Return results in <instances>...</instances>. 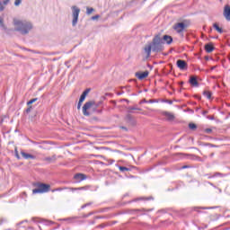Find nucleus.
<instances>
[{"label": "nucleus", "mask_w": 230, "mask_h": 230, "mask_svg": "<svg viewBox=\"0 0 230 230\" xmlns=\"http://www.w3.org/2000/svg\"><path fill=\"white\" fill-rule=\"evenodd\" d=\"M14 31H19L22 35H28L33 29L31 22L26 20H19L14 18L13 21Z\"/></svg>", "instance_id": "f257e3e1"}, {"label": "nucleus", "mask_w": 230, "mask_h": 230, "mask_svg": "<svg viewBox=\"0 0 230 230\" xmlns=\"http://www.w3.org/2000/svg\"><path fill=\"white\" fill-rule=\"evenodd\" d=\"M149 44L151 45L153 53H162V51H164V45L161 34L155 35L152 42Z\"/></svg>", "instance_id": "f03ea898"}, {"label": "nucleus", "mask_w": 230, "mask_h": 230, "mask_svg": "<svg viewBox=\"0 0 230 230\" xmlns=\"http://www.w3.org/2000/svg\"><path fill=\"white\" fill-rule=\"evenodd\" d=\"M35 186H37V189L32 190L33 195L37 193H48V191H49V189L51 188L49 184L46 183H36Z\"/></svg>", "instance_id": "7ed1b4c3"}, {"label": "nucleus", "mask_w": 230, "mask_h": 230, "mask_svg": "<svg viewBox=\"0 0 230 230\" xmlns=\"http://www.w3.org/2000/svg\"><path fill=\"white\" fill-rule=\"evenodd\" d=\"M71 10H72V17H73V20H72V26H76V24H78V17L80 15V8H78V6L76 5H73L71 7Z\"/></svg>", "instance_id": "20e7f679"}, {"label": "nucleus", "mask_w": 230, "mask_h": 230, "mask_svg": "<svg viewBox=\"0 0 230 230\" xmlns=\"http://www.w3.org/2000/svg\"><path fill=\"white\" fill-rule=\"evenodd\" d=\"M186 28H188V23H186V22L175 23L173 26V30L176 31L177 33H182Z\"/></svg>", "instance_id": "39448f33"}, {"label": "nucleus", "mask_w": 230, "mask_h": 230, "mask_svg": "<svg viewBox=\"0 0 230 230\" xmlns=\"http://www.w3.org/2000/svg\"><path fill=\"white\" fill-rule=\"evenodd\" d=\"M95 105V102L93 101H89L85 102L83 106V114L84 116H91V113L88 111L91 107H93Z\"/></svg>", "instance_id": "423d86ee"}, {"label": "nucleus", "mask_w": 230, "mask_h": 230, "mask_svg": "<svg viewBox=\"0 0 230 230\" xmlns=\"http://www.w3.org/2000/svg\"><path fill=\"white\" fill-rule=\"evenodd\" d=\"M177 67L181 69V71H186L188 69V63L185 60L178 59L176 61Z\"/></svg>", "instance_id": "0eeeda50"}, {"label": "nucleus", "mask_w": 230, "mask_h": 230, "mask_svg": "<svg viewBox=\"0 0 230 230\" xmlns=\"http://www.w3.org/2000/svg\"><path fill=\"white\" fill-rule=\"evenodd\" d=\"M124 119L129 127H136L137 122H136V119H134V117H132V115H130V114L126 115Z\"/></svg>", "instance_id": "6e6552de"}, {"label": "nucleus", "mask_w": 230, "mask_h": 230, "mask_svg": "<svg viewBox=\"0 0 230 230\" xmlns=\"http://www.w3.org/2000/svg\"><path fill=\"white\" fill-rule=\"evenodd\" d=\"M74 179L76 182H82V181H85V179H87V176L84 173L78 172L75 174Z\"/></svg>", "instance_id": "1a4fd4ad"}, {"label": "nucleus", "mask_w": 230, "mask_h": 230, "mask_svg": "<svg viewBox=\"0 0 230 230\" xmlns=\"http://www.w3.org/2000/svg\"><path fill=\"white\" fill-rule=\"evenodd\" d=\"M189 84H190L191 87H199V81L197 80V76L191 75L189 79Z\"/></svg>", "instance_id": "9d476101"}, {"label": "nucleus", "mask_w": 230, "mask_h": 230, "mask_svg": "<svg viewBox=\"0 0 230 230\" xmlns=\"http://www.w3.org/2000/svg\"><path fill=\"white\" fill-rule=\"evenodd\" d=\"M135 76H137V78H138V80H145V78H146V76H148V71L137 72L135 74Z\"/></svg>", "instance_id": "9b49d317"}, {"label": "nucleus", "mask_w": 230, "mask_h": 230, "mask_svg": "<svg viewBox=\"0 0 230 230\" xmlns=\"http://www.w3.org/2000/svg\"><path fill=\"white\" fill-rule=\"evenodd\" d=\"M162 40L164 42V43L170 45L172 44V42H173V38H172V36L170 35H164Z\"/></svg>", "instance_id": "f8f14e48"}, {"label": "nucleus", "mask_w": 230, "mask_h": 230, "mask_svg": "<svg viewBox=\"0 0 230 230\" xmlns=\"http://www.w3.org/2000/svg\"><path fill=\"white\" fill-rule=\"evenodd\" d=\"M145 211H154V208H151V209H145V208H141V209H131L130 210V213H133V214H137V215H145Z\"/></svg>", "instance_id": "ddd939ff"}, {"label": "nucleus", "mask_w": 230, "mask_h": 230, "mask_svg": "<svg viewBox=\"0 0 230 230\" xmlns=\"http://www.w3.org/2000/svg\"><path fill=\"white\" fill-rule=\"evenodd\" d=\"M90 92H91L90 88H87L86 90H84L83 92V93L81 94L80 99H79V102L81 103H84V102H85V98H86L87 94H89Z\"/></svg>", "instance_id": "4468645a"}, {"label": "nucleus", "mask_w": 230, "mask_h": 230, "mask_svg": "<svg viewBox=\"0 0 230 230\" xmlns=\"http://www.w3.org/2000/svg\"><path fill=\"white\" fill-rule=\"evenodd\" d=\"M21 155L23 157V159H37V156L28 154L22 150L21 151Z\"/></svg>", "instance_id": "2eb2a0df"}, {"label": "nucleus", "mask_w": 230, "mask_h": 230, "mask_svg": "<svg viewBox=\"0 0 230 230\" xmlns=\"http://www.w3.org/2000/svg\"><path fill=\"white\" fill-rule=\"evenodd\" d=\"M224 16L226 21H230V6L226 4L224 9Z\"/></svg>", "instance_id": "dca6fc26"}, {"label": "nucleus", "mask_w": 230, "mask_h": 230, "mask_svg": "<svg viewBox=\"0 0 230 230\" xmlns=\"http://www.w3.org/2000/svg\"><path fill=\"white\" fill-rule=\"evenodd\" d=\"M91 188V186L86 185L84 187H78V188H69L70 191H82V190H87Z\"/></svg>", "instance_id": "f3484780"}, {"label": "nucleus", "mask_w": 230, "mask_h": 230, "mask_svg": "<svg viewBox=\"0 0 230 230\" xmlns=\"http://www.w3.org/2000/svg\"><path fill=\"white\" fill-rule=\"evenodd\" d=\"M214 50H215V47L213 46V44L208 43L205 45V51L207 53H213Z\"/></svg>", "instance_id": "a211bd4d"}, {"label": "nucleus", "mask_w": 230, "mask_h": 230, "mask_svg": "<svg viewBox=\"0 0 230 230\" xmlns=\"http://www.w3.org/2000/svg\"><path fill=\"white\" fill-rule=\"evenodd\" d=\"M0 28H2V30H4V31H5L6 33H8V31H11L12 30H8V28H6V25H4V20L0 16Z\"/></svg>", "instance_id": "6ab92c4d"}, {"label": "nucleus", "mask_w": 230, "mask_h": 230, "mask_svg": "<svg viewBox=\"0 0 230 230\" xmlns=\"http://www.w3.org/2000/svg\"><path fill=\"white\" fill-rule=\"evenodd\" d=\"M164 116H165V118H167L168 121H173V119H175V116H173V114H172L168 111H164Z\"/></svg>", "instance_id": "aec40b11"}, {"label": "nucleus", "mask_w": 230, "mask_h": 230, "mask_svg": "<svg viewBox=\"0 0 230 230\" xmlns=\"http://www.w3.org/2000/svg\"><path fill=\"white\" fill-rule=\"evenodd\" d=\"M138 200H154V197L149 196V197H140L133 199V202H137Z\"/></svg>", "instance_id": "412c9836"}, {"label": "nucleus", "mask_w": 230, "mask_h": 230, "mask_svg": "<svg viewBox=\"0 0 230 230\" xmlns=\"http://www.w3.org/2000/svg\"><path fill=\"white\" fill-rule=\"evenodd\" d=\"M44 161H47V163H55V161H57V155H53V156H48L44 158Z\"/></svg>", "instance_id": "4be33fe9"}, {"label": "nucleus", "mask_w": 230, "mask_h": 230, "mask_svg": "<svg viewBox=\"0 0 230 230\" xmlns=\"http://www.w3.org/2000/svg\"><path fill=\"white\" fill-rule=\"evenodd\" d=\"M145 52L146 53L147 57H150L151 53H152V46L150 45V43L145 47Z\"/></svg>", "instance_id": "5701e85b"}, {"label": "nucleus", "mask_w": 230, "mask_h": 230, "mask_svg": "<svg viewBox=\"0 0 230 230\" xmlns=\"http://www.w3.org/2000/svg\"><path fill=\"white\" fill-rule=\"evenodd\" d=\"M213 28H215L216 31L218 33H224V30L218 26V23H214Z\"/></svg>", "instance_id": "b1692460"}, {"label": "nucleus", "mask_w": 230, "mask_h": 230, "mask_svg": "<svg viewBox=\"0 0 230 230\" xmlns=\"http://www.w3.org/2000/svg\"><path fill=\"white\" fill-rule=\"evenodd\" d=\"M213 95V93L209 91H204L203 92V96H205L206 98H208V100H211V96Z\"/></svg>", "instance_id": "393cba45"}, {"label": "nucleus", "mask_w": 230, "mask_h": 230, "mask_svg": "<svg viewBox=\"0 0 230 230\" xmlns=\"http://www.w3.org/2000/svg\"><path fill=\"white\" fill-rule=\"evenodd\" d=\"M128 112L132 113L133 112L132 111H141V110H140V108H137L136 106H129L128 108Z\"/></svg>", "instance_id": "a878e982"}, {"label": "nucleus", "mask_w": 230, "mask_h": 230, "mask_svg": "<svg viewBox=\"0 0 230 230\" xmlns=\"http://www.w3.org/2000/svg\"><path fill=\"white\" fill-rule=\"evenodd\" d=\"M119 170L122 172H130V168L125 166H119Z\"/></svg>", "instance_id": "bb28decb"}, {"label": "nucleus", "mask_w": 230, "mask_h": 230, "mask_svg": "<svg viewBox=\"0 0 230 230\" xmlns=\"http://www.w3.org/2000/svg\"><path fill=\"white\" fill-rule=\"evenodd\" d=\"M213 177H224V174L222 172H216L214 175L208 176V179H213Z\"/></svg>", "instance_id": "cd10ccee"}, {"label": "nucleus", "mask_w": 230, "mask_h": 230, "mask_svg": "<svg viewBox=\"0 0 230 230\" xmlns=\"http://www.w3.org/2000/svg\"><path fill=\"white\" fill-rule=\"evenodd\" d=\"M93 12H94V8H93V7H87V8H86V13H87V15H91V13H92Z\"/></svg>", "instance_id": "c85d7f7f"}, {"label": "nucleus", "mask_w": 230, "mask_h": 230, "mask_svg": "<svg viewBox=\"0 0 230 230\" xmlns=\"http://www.w3.org/2000/svg\"><path fill=\"white\" fill-rule=\"evenodd\" d=\"M189 128H190V130H196L197 125H196L195 123H190V124H189Z\"/></svg>", "instance_id": "c756f323"}, {"label": "nucleus", "mask_w": 230, "mask_h": 230, "mask_svg": "<svg viewBox=\"0 0 230 230\" xmlns=\"http://www.w3.org/2000/svg\"><path fill=\"white\" fill-rule=\"evenodd\" d=\"M203 146H210L211 148L217 147V146L210 144V143H204L202 144Z\"/></svg>", "instance_id": "7c9ffc66"}, {"label": "nucleus", "mask_w": 230, "mask_h": 230, "mask_svg": "<svg viewBox=\"0 0 230 230\" xmlns=\"http://www.w3.org/2000/svg\"><path fill=\"white\" fill-rule=\"evenodd\" d=\"M37 100H39V99L38 98H34V99L30 100L27 102V105H31L32 103H35V102H37Z\"/></svg>", "instance_id": "2f4dec72"}, {"label": "nucleus", "mask_w": 230, "mask_h": 230, "mask_svg": "<svg viewBox=\"0 0 230 230\" xmlns=\"http://www.w3.org/2000/svg\"><path fill=\"white\" fill-rule=\"evenodd\" d=\"M22 3V0H15L14 1V6H19Z\"/></svg>", "instance_id": "473e14b6"}, {"label": "nucleus", "mask_w": 230, "mask_h": 230, "mask_svg": "<svg viewBox=\"0 0 230 230\" xmlns=\"http://www.w3.org/2000/svg\"><path fill=\"white\" fill-rule=\"evenodd\" d=\"M14 155L17 159H21V156L19 155V151H17V148L14 150Z\"/></svg>", "instance_id": "72a5a7b5"}, {"label": "nucleus", "mask_w": 230, "mask_h": 230, "mask_svg": "<svg viewBox=\"0 0 230 230\" xmlns=\"http://www.w3.org/2000/svg\"><path fill=\"white\" fill-rule=\"evenodd\" d=\"M98 227H100L101 229H105V227H107V225L105 223H103V224L99 225Z\"/></svg>", "instance_id": "f704fd0d"}, {"label": "nucleus", "mask_w": 230, "mask_h": 230, "mask_svg": "<svg viewBox=\"0 0 230 230\" xmlns=\"http://www.w3.org/2000/svg\"><path fill=\"white\" fill-rule=\"evenodd\" d=\"M8 3H10V0H4L2 2V4H3V6H6L8 4Z\"/></svg>", "instance_id": "c9c22d12"}, {"label": "nucleus", "mask_w": 230, "mask_h": 230, "mask_svg": "<svg viewBox=\"0 0 230 230\" xmlns=\"http://www.w3.org/2000/svg\"><path fill=\"white\" fill-rule=\"evenodd\" d=\"M164 102V103H169V105H172L173 104V101H172V100H165Z\"/></svg>", "instance_id": "e433bc0d"}, {"label": "nucleus", "mask_w": 230, "mask_h": 230, "mask_svg": "<svg viewBox=\"0 0 230 230\" xmlns=\"http://www.w3.org/2000/svg\"><path fill=\"white\" fill-rule=\"evenodd\" d=\"M4 10V5H3V2L0 1V12Z\"/></svg>", "instance_id": "4c0bfd02"}, {"label": "nucleus", "mask_w": 230, "mask_h": 230, "mask_svg": "<svg viewBox=\"0 0 230 230\" xmlns=\"http://www.w3.org/2000/svg\"><path fill=\"white\" fill-rule=\"evenodd\" d=\"M96 19H100V15L99 14H96V15L92 17V21H96Z\"/></svg>", "instance_id": "58836bf2"}, {"label": "nucleus", "mask_w": 230, "mask_h": 230, "mask_svg": "<svg viewBox=\"0 0 230 230\" xmlns=\"http://www.w3.org/2000/svg\"><path fill=\"white\" fill-rule=\"evenodd\" d=\"M205 132H206L207 134H211V133L213 132V129H211V128H206V129H205Z\"/></svg>", "instance_id": "ea45409f"}, {"label": "nucleus", "mask_w": 230, "mask_h": 230, "mask_svg": "<svg viewBox=\"0 0 230 230\" xmlns=\"http://www.w3.org/2000/svg\"><path fill=\"white\" fill-rule=\"evenodd\" d=\"M207 119H211V120H213V119H215V116H213V115H208V116H207Z\"/></svg>", "instance_id": "a19ab883"}, {"label": "nucleus", "mask_w": 230, "mask_h": 230, "mask_svg": "<svg viewBox=\"0 0 230 230\" xmlns=\"http://www.w3.org/2000/svg\"><path fill=\"white\" fill-rule=\"evenodd\" d=\"M91 215H93V212H90L84 216H83L84 218H88V217H91Z\"/></svg>", "instance_id": "79ce46f5"}, {"label": "nucleus", "mask_w": 230, "mask_h": 230, "mask_svg": "<svg viewBox=\"0 0 230 230\" xmlns=\"http://www.w3.org/2000/svg\"><path fill=\"white\" fill-rule=\"evenodd\" d=\"M81 108H82V102L79 101L77 104V110L80 111Z\"/></svg>", "instance_id": "37998d69"}, {"label": "nucleus", "mask_w": 230, "mask_h": 230, "mask_svg": "<svg viewBox=\"0 0 230 230\" xmlns=\"http://www.w3.org/2000/svg\"><path fill=\"white\" fill-rule=\"evenodd\" d=\"M120 128L122 130H125L126 132H128V128H127V127H125V126H121Z\"/></svg>", "instance_id": "c03bdc74"}, {"label": "nucleus", "mask_w": 230, "mask_h": 230, "mask_svg": "<svg viewBox=\"0 0 230 230\" xmlns=\"http://www.w3.org/2000/svg\"><path fill=\"white\" fill-rule=\"evenodd\" d=\"M62 190H64V189H62V188H58V189L52 190V191H53V192H55V191H62Z\"/></svg>", "instance_id": "a18cd8bd"}, {"label": "nucleus", "mask_w": 230, "mask_h": 230, "mask_svg": "<svg viewBox=\"0 0 230 230\" xmlns=\"http://www.w3.org/2000/svg\"><path fill=\"white\" fill-rule=\"evenodd\" d=\"M26 112H27V114L31 112V106H30L29 108L26 109Z\"/></svg>", "instance_id": "49530a36"}, {"label": "nucleus", "mask_w": 230, "mask_h": 230, "mask_svg": "<svg viewBox=\"0 0 230 230\" xmlns=\"http://www.w3.org/2000/svg\"><path fill=\"white\" fill-rule=\"evenodd\" d=\"M186 168H190V165H183V166L181 167V170H186Z\"/></svg>", "instance_id": "de8ad7c7"}, {"label": "nucleus", "mask_w": 230, "mask_h": 230, "mask_svg": "<svg viewBox=\"0 0 230 230\" xmlns=\"http://www.w3.org/2000/svg\"><path fill=\"white\" fill-rule=\"evenodd\" d=\"M158 213H166V209H161L158 211Z\"/></svg>", "instance_id": "09e8293b"}, {"label": "nucleus", "mask_w": 230, "mask_h": 230, "mask_svg": "<svg viewBox=\"0 0 230 230\" xmlns=\"http://www.w3.org/2000/svg\"><path fill=\"white\" fill-rule=\"evenodd\" d=\"M208 111H202L203 116H206V114H208Z\"/></svg>", "instance_id": "8fccbe9b"}, {"label": "nucleus", "mask_w": 230, "mask_h": 230, "mask_svg": "<svg viewBox=\"0 0 230 230\" xmlns=\"http://www.w3.org/2000/svg\"><path fill=\"white\" fill-rule=\"evenodd\" d=\"M214 69H217V66H211L210 71H214Z\"/></svg>", "instance_id": "3c124183"}, {"label": "nucleus", "mask_w": 230, "mask_h": 230, "mask_svg": "<svg viewBox=\"0 0 230 230\" xmlns=\"http://www.w3.org/2000/svg\"><path fill=\"white\" fill-rule=\"evenodd\" d=\"M84 208H87V205H86V204H84V205L82 206V209H84Z\"/></svg>", "instance_id": "603ef678"}, {"label": "nucleus", "mask_w": 230, "mask_h": 230, "mask_svg": "<svg viewBox=\"0 0 230 230\" xmlns=\"http://www.w3.org/2000/svg\"><path fill=\"white\" fill-rule=\"evenodd\" d=\"M6 220H4V219H1V221H0V226H1V224H3L4 222H5Z\"/></svg>", "instance_id": "864d4df0"}, {"label": "nucleus", "mask_w": 230, "mask_h": 230, "mask_svg": "<svg viewBox=\"0 0 230 230\" xmlns=\"http://www.w3.org/2000/svg\"><path fill=\"white\" fill-rule=\"evenodd\" d=\"M194 210L195 211H199V208H194Z\"/></svg>", "instance_id": "5fc2aeb1"}, {"label": "nucleus", "mask_w": 230, "mask_h": 230, "mask_svg": "<svg viewBox=\"0 0 230 230\" xmlns=\"http://www.w3.org/2000/svg\"><path fill=\"white\" fill-rule=\"evenodd\" d=\"M194 157H195L196 159H199V156L194 155Z\"/></svg>", "instance_id": "6e6d98bb"}, {"label": "nucleus", "mask_w": 230, "mask_h": 230, "mask_svg": "<svg viewBox=\"0 0 230 230\" xmlns=\"http://www.w3.org/2000/svg\"><path fill=\"white\" fill-rule=\"evenodd\" d=\"M183 84H184V82H181V85H183Z\"/></svg>", "instance_id": "4d7b16f0"}, {"label": "nucleus", "mask_w": 230, "mask_h": 230, "mask_svg": "<svg viewBox=\"0 0 230 230\" xmlns=\"http://www.w3.org/2000/svg\"><path fill=\"white\" fill-rule=\"evenodd\" d=\"M87 206H91V203H86Z\"/></svg>", "instance_id": "13d9d810"}, {"label": "nucleus", "mask_w": 230, "mask_h": 230, "mask_svg": "<svg viewBox=\"0 0 230 230\" xmlns=\"http://www.w3.org/2000/svg\"><path fill=\"white\" fill-rule=\"evenodd\" d=\"M28 51H31V49H28Z\"/></svg>", "instance_id": "bf43d9fd"}, {"label": "nucleus", "mask_w": 230, "mask_h": 230, "mask_svg": "<svg viewBox=\"0 0 230 230\" xmlns=\"http://www.w3.org/2000/svg\"><path fill=\"white\" fill-rule=\"evenodd\" d=\"M6 230H12V229H6Z\"/></svg>", "instance_id": "052dcab7"}]
</instances>
